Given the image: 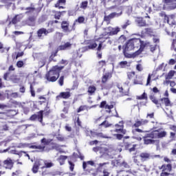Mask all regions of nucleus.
<instances>
[{"instance_id": "1", "label": "nucleus", "mask_w": 176, "mask_h": 176, "mask_svg": "<svg viewBox=\"0 0 176 176\" xmlns=\"http://www.w3.org/2000/svg\"><path fill=\"white\" fill-rule=\"evenodd\" d=\"M64 69V66L56 65L45 74V79L48 82H56L60 78V72Z\"/></svg>"}, {"instance_id": "2", "label": "nucleus", "mask_w": 176, "mask_h": 176, "mask_svg": "<svg viewBox=\"0 0 176 176\" xmlns=\"http://www.w3.org/2000/svg\"><path fill=\"white\" fill-rule=\"evenodd\" d=\"M21 10H25V14L27 16H37L38 15V9L35 8L33 3H31L29 7H22L21 8Z\"/></svg>"}, {"instance_id": "3", "label": "nucleus", "mask_w": 176, "mask_h": 176, "mask_svg": "<svg viewBox=\"0 0 176 176\" xmlns=\"http://www.w3.org/2000/svg\"><path fill=\"white\" fill-rule=\"evenodd\" d=\"M54 31V28L46 29L45 28H41L37 31V36L38 39H43L44 36H47L49 34L53 32Z\"/></svg>"}, {"instance_id": "4", "label": "nucleus", "mask_w": 176, "mask_h": 176, "mask_svg": "<svg viewBox=\"0 0 176 176\" xmlns=\"http://www.w3.org/2000/svg\"><path fill=\"white\" fill-rule=\"evenodd\" d=\"M36 119H38L42 126H45L43 122V111H40L38 112V114H33L30 118V120H32V122H35Z\"/></svg>"}, {"instance_id": "5", "label": "nucleus", "mask_w": 176, "mask_h": 176, "mask_svg": "<svg viewBox=\"0 0 176 176\" xmlns=\"http://www.w3.org/2000/svg\"><path fill=\"white\" fill-rule=\"evenodd\" d=\"M149 41H144L140 40V49L133 54V57H135V56H140V54L142 53V50H144L145 47L147 45H149Z\"/></svg>"}, {"instance_id": "6", "label": "nucleus", "mask_w": 176, "mask_h": 176, "mask_svg": "<svg viewBox=\"0 0 176 176\" xmlns=\"http://www.w3.org/2000/svg\"><path fill=\"white\" fill-rule=\"evenodd\" d=\"M162 2L167 6L168 10L176 9V0H163Z\"/></svg>"}, {"instance_id": "7", "label": "nucleus", "mask_w": 176, "mask_h": 176, "mask_svg": "<svg viewBox=\"0 0 176 176\" xmlns=\"http://www.w3.org/2000/svg\"><path fill=\"white\" fill-rule=\"evenodd\" d=\"M61 29L63 30V32L65 33H69L72 32V31H74V30H69V21H63L61 22Z\"/></svg>"}, {"instance_id": "8", "label": "nucleus", "mask_w": 176, "mask_h": 176, "mask_svg": "<svg viewBox=\"0 0 176 176\" xmlns=\"http://www.w3.org/2000/svg\"><path fill=\"white\" fill-rule=\"evenodd\" d=\"M134 44L133 43V41L130 39L126 44L125 47L123 49V54L126 56V52H130V50H133L134 49Z\"/></svg>"}, {"instance_id": "9", "label": "nucleus", "mask_w": 176, "mask_h": 176, "mask_svg": "<svg viewBox=\"0 0 176 176\" xmlns=\"http://www.w3.org/2000/svg\"><path fill=\"white\" fill-rule=\"evenodd\" d=\"M90 133V137H97L98 138H112L111 137H109L107 135H104L102 133H98V132H93V131H89Z\"/></svg>"}, {"instance_id": "10", "label": "nucleus", "mask_w": 176, "mask_h": 176, "mask_svg": "<svg viewBox=\"0 0 176 176\" xmlns=\"http://www.w3.org/2000/svg\"><path fill=\"white\" fill-rule=\"evenodd\" d=\"M135 22L138 27H146L148 24H146V21L142 17H138L135 19Z\"/></svg>"}, {"instance_id": "11", "label": "nucleus", "mask_w": 176, "mask_h": 176, "mask_svg": "<svg viewBox=\"0 0 176 176\" xmlns=\"http://www.w3.org/2000/svg\"><path fill=\"white\" fill-rule=\"evenodd\" d=\"M120 16H122V12L118 13V12H112L108 16H104V21H110L111 19H115V17H119Z\"/></svg>"}, {"instance_id": "12", "label": "nucleus", "mask_w": 176, "mask_h": 176, "mask_svg": "<svg viewBox=\"0 0 176 176\" xmlns=\"http://www.w3.org/2000/svg\"><path fill=\"white\" fill-rule=\"evenodd\" d=\"M3 164L5 166V168L12 170V168H13V164H14V163L10 158H8L7 160L3 161Z\"/></svg>"}, {"instance_id": "13", "label": "nucleus", "mask_w": 176, "mask_h": 176, "mask_svg": "<svg viewBox=\"0 0 176 176\" xmlns=\"http://www.w3.org/2000/svg\"><path fill=\"white\" fill-rule=\"evenodd\" d=\"M72 47V43L70 42H66L63 45L58 47V50H69Z\"/></svg>"}, {"instance_id": "14", "label": "nucleus", "mask_w": 176, "mask_h": 176, "mask_svg": "<svg viewBox=\"0 0 176 176\" xmlns=\"http://www.w3.org/2000/svg\"><path fill=\"white\" fill-rule=\"evenodd\" d=\"M140 157L142 162H146V160H149V159H152L153 157L148 153H141Z\"/></svg>"}, {"instance_id": "15", "label": "nucleus", "mask_w": 176, "mask_h": 176, "mask_svg": "<svg viewBox=\"0 0 176 176\" xmlns=\"http://www.w3.org/2000/svg\"><path fill=\"white\" fill-rule=\"evenodd\" d=\"M35 20H36V15H29L27 23L31 27L35 25Z\"/></svg>"}, {"instance_id": "16", "label": "nucleus", "mask_w": 176, "mask_h": 176, "mask_svg": "<svg viewBox=\"0 0 176 176\" xmlns=\"http://www.w3.org/2000/svg\"><path fill=\"white\" fill-rule=\"evenodd\" d=\"M76 23H78V24H85V17L79 16L77 19L75 20L72 25L73 31H75V25H76Z\"/></svg>"}, {"instance_id": "17", "label": "nucleus", "mask_w": 176, "mask_h": 176, "mask_svg": "<svg viewBox=\"0 0 176 176\" xmlns=\"http://www.w3.org/2000/svg\"><path fill=\"white\" fill-rule=\"evenodd\" d=\"M71 97V92L69 91H65V92H60L59 96H56V98H63L65 100H67Z\"/></svg>"}, {"instance_id": "18", "label": "nucleus", "mask_w": 176, "mask_h": 176, "mask_svg": "<svg viewBox=\"0 0 176 176\" xmlns=\"http://www.w3.org/2000/svg\"><path fill=\"white\" fill-rule=\"evenodd\" d=\"M39 167H41V161L36 162L32 168V173L34 174H36V173H38V170H39Z\"/></svg>"}, {"instance_id": "19", "label": "nucleus", "mask_w": 176, "mask_h": 176, "mask_svg": "<svg viewBox=\"0 0 176 176\" xmlns=\"http://www.w3.org/2000/svg\"><path fill=\"white\" fill-rule=\"evenodd\" d=\"M100 108H105V109H112L113 108V104H107V101H102L100 103Z\"/></svg>"}, {"instance_id": "20", "label": "nucleus", "mask_w": 176, "mask_h": 176, "mask_svg": "<svg viewBox=\"0 0 176 176\" xmlns=\"http://www.w3.org/2000/svg\"><path fill=\"white\" fill-rule=\"evenodd\" d=\"M6 94L8 100L10 98H19V93L17 92L6 93Z\"/></svg>"}, {"instance_id": "21", "label": "nucleus", "mask_w": 176, "mask_h": 176, "mask_svg": "<svg viewBox=\"0 0 176 176\" xmlns=\"http://www.w3.org/2000/svg\"><path fill=\"white\" fill-rule=\"evenodd\" d=\"M120 32V28L116 27L115 28H112V30L109 32V35L110 36H113V35H118V33Z\"/></svg>"}, {"instance_id": "22", "label": "nucleus", "mask_w": 176, "mask_h": 176, "mask_svg": "<svg viewBox=\"0 0 176 176\" xmlns=\"http://www.w3.org/2000/svg\"><path fill=\"white\" fill-rule=\"evenodd\" d=\"M150 100H151L153 104H155V105H157V108H160V107H162V103L159 102V100L156 99L154 96H150Z\"/></svg>"}, {"instance_id": "23", "label": "nucleus", "mask_w": 176, "mask_h": 176, "mask_svg": "<svg viewBox=\"0 0 176 176\" xmlns=\"http://www.w3.org/2000/svg\"><path fill=\"white\" fill-rule=\"evenodd\" d=\"M54 19H56V20H60V18L61 17V16H63V14H64V13H67L66 11H54Z\"/></svg>"}, {"instance_id": "24", "label": "nucleus", "mask_w": 176, "mask_h": 176, "mask_svg": "<svg viewBox=\"0 0 176 176\" xmlns=\"http://www.w3.org/2000/svg\"><path fill=\"white\" fill-rule=\"evenodd\" d=\"M155 135L156 138H163L166 137V135H167V132H166L165 131L161 132L155 131Z\"/></svg>"}, {"instance_id": "25", "label": "nucleus", "mask_w": 176, "mask_h": 176, "mask_svg": "<svg viewBox=\"0 0 176 176\" xmlns=\"http://www.w3.org/2000/svg\"><path fill=\"white\" fill-rule=\"evenodd\" d=\"M109 36H111V35H109V32H104L99 36V38H98V41H100L101 39H109Z\"/></svg>"}, {"instance_id": "26", "label": "nucleus", "mask_w": 176, "mask_h": 176, "mask_svg": "<svg viewBox=\"0 0 176 176\" xmlns=\"http://www.w3.org/2000/svg\"><path fill=\"white\" fill-rule=\"evenodd\" d=\"M109 78H112V74H111V73H106L103 75L102 77V83H107Z\"/></svg>"}, {"instance_id": "27", "label": "nucleus", "mask_w": 176, "mask_h": 176, "mask_svg": "<svg viewBox=\"0 0 176 176\" xmlns=\"http://www.w3.org/2000/svg\"><path fill=\"white\" fill-rule=\"evenodd\" d=\"M160 101L165 104V107H170L171 105V102L168 98H162Z\"/></svg>"}, {"instance_id": "28", "label": "nucleus", "mask_w": 176, "mask_h": 176, "mask_svg": "<svg viewBox=\"0 0 176 176\" xmlns=\"http://www.w3.org/2000/svg\"><path fill=\"white\" fill-rule=\"evenodd\" d=\"M131 41H132L134 47H138L141 43V39L140 38H132Z\"/></svg>"}, {"instance_id": "29", "label": "nucleus", "mask_w": 176, "mask_h": 176, "mask_svg": "<svg viewBox=\"0 0 176 176\" xmlns=\"http://www.w3.org/2000/svg\"><path fill=\"white\" fill-rule=\"evenodd\" d=\"M112 84H107L103 83L101 85V90H109L110 89H112Z\"/></svg>"}, {"instance_id": "30", "label": "nucleus", "mask_w": 176, "mask_h": 176, "mask_svg": "<svg viewBox=\"0 0 176 176\" xmlns=\"http://www.w3.org/2000/svg\"><path fill=\"white\" fill-rule=\"evenodd\" d=\"M97 12H98V9H97V8H94L93 10L89 14L90 19H94V17H96V14H97Z\"/></svg>"}, {"instance_id": "31", "label": "nucleus", "mask_w": 176, "mask_h": 176, "mask_svg": "<svg viewBox=\"0 0 176 176\" xmlns=\"http://www.w3.org/2000/svg\"><path fill=\"white\" fill-rule=\"evenodd\" d=\"M144 138H152L155 139L156 138V131H152L150 133H147L145 136H144Z\"/></svg>"}, {"instance_id": "32", "label": "nucleus", "mask_w": 176, "mask_h": 176, "mask_svg": "<svg viewBox=\"0 0 176 176\" xmlns=\"http://www.w3.org/2000/svg\"><path fill=\"white\" fill-rule=\"evenodd\" d=\"M162 168L163 171H168V173H170L172 170L171 164H168L167 165H162Z\"/></svg>"}, {"instance_id": "33", "label": "nucleus", "mask_w": 176, "mask_h": 176, "mask_svg": "<svg viewBox=\"0 0 176 176\" xmlns=\"http://www.w3.org/2000/svg\"><path fill=\"white\" fill-rule=\"evenodd\" d=\"M20 16L21 15H16L12 20L10 23H12V24H17V23H19V21H20V20H21V18L20 17Z\"/></svg>"}, {"instance_id": "34", "label": "nucleus", "mask_w": 176, "mask_h": 176, "mask_svg": "<svg viewBox=\"0 0 176 176\" xmlns=\"http://www.w3.org/2000/svg\"><path fill=\"white\" fill-rule=\"evenodd\" d=\"M120 68H126V67H130V63L129 62L124 60L119 63Z\"/></svg>"}, {"instance_id": "35", "label": "nucleus", "mask_w": 176, "mask_h": 176, "mask_svg": "<svg viewBox=\"0 0 176 176\" xmlns=\"http://www.w3.org/2000/svg\"><path fill=\"white\" fill-rule=\"evenodd\" d=\"M88 5H89V1H84L80 3V9H83L84 10H86V9H87Z\"/></svg>"}, {"instance_id": "36", "label": "nucleus", "mask_w": 176, "mask_h": 176, "mask_svg": "<svg viewBox=\"0 0 176 176\" xmlns=\"http://www.w3.org/2000/svg\"><path fill=\"white\" fill-rule=\"evenodd\" d=\"M139 167H140L138 168L139 171H145L146 173H149V168H146V165H142V164H141Z\"/></svg>"}, {"instance_id": "37", "label": "nucleus", "mask_w": 176, "mask_h": 176, "mask_svg": "<svg viewBox=\"0 0 176 176\" xmlns=\"http://www.w3.org/2000/svg\"><path fill=\"white\" fill-rule=\"evenodd\" d=\"M96 90H97V88L94 85H91L88 88V93L91 96L96 93Z\"/></svg>"}, {"instance_id": "38", "label": "nucleus", "mask_w": 176, "mask_h": 176, "mask_svg": "<svg viewBox=\"0 0 176 176\" xmlns=\"http://www.w3.org/2000/svg\"><path fill=\"white\" fill-rule=\"evenodd\" d=\"M143 140H144V144L145 145H149L151 144H155V140H153L148 139V138H144V137H143Z\"/></svg>"}, {"instance_id": "39", "label": "nucleus", "mask_w": 176, "mask_h": 176, "mask_svg": "<svg viewBox=\"0 0 176 176\" xmlns=\"http://www.w3.org/2000/svg\"><path fill=\"white\" fill-rule=\"evenodd\" d=\"M45 166H43L41 168H50L54 166V164L52 162H47V161H44Z\"/></svg>"}, {"instance_id": "40", "label": "nucleus", "mask_w": 176, "mask_h": 176, "mask_svg": "<svg viewBox=\"0 0 176 176\" xmlns=\"http://www.w3.org/2000/svg\"><path fill=\"white\" fill-rule=\"evenodd\" d=\"M52 141H53V140H52V139H46V138H43L41 140V144H43V145H49V144H50V142H52Z\"/></svg>"}, {"instance_id": "41", "label": "nucleus", "mask_w": 176, "mask_h": 176, "mask_svg": "<svg viewBox=\"0 0 176 176\" xmlns=\"http://www.w3.org/2000/svg\"><path fill=\"white\" fill-rule=\"evenodd\" d=\"M144 32L150 36H153V30L151 28H147L144 29Z\"/></svg>"}, {"instance_id": "42", "label": "nucleus", "mask_w": 176, "mask_h": 176, "mask_svg": "<svg viewBox=\"0 0 176 176\" xmlns=\"http://www.w3.org/2000/svg\"><path fill=\"white\" fill-rule=\"evenodd\" d=\"M96 47H97V43H91L88 46L85 47V49H86V50H89V49L93 50V49H96Z\"/></svg>"}, {"instance_id": "43", "label": "nucleus", "mask_w": 176, "mask_h": 176, "mask_svg": "<svg viewBox=\"0 0 176 176\" xmlns=\"http://www.w3.org/2000/svg\"><path fill=\"white\" fill-rule=\"evenodd\" d=\"M131 25V21L130 20H127L123 25H121L122 30H126L129 25Z\"/></svg>"}, {"instance_id": "44", "label": "nucleus", "mask_w": 176, "mask_h": 176, "mask_svg": "<svg viewBox=\"0 0 176 176\" xmlns=\"http://www.w3.org/2000/svg\"><path fill=\"white\" fill-rule=\"evenodd\" d=\"M175 74V71L170 70L168 73L167 76L166 77V79H171L173 76Z\"/></svg>"}, {"instance_id": "45", "label": "nucleus", "mask_w": 176, "mask_h": 176, "mask_svg": "<svg viewBox=\"0 0 176 176\" xmlns=\"http://www.w3.org/2000/svg\"><path fill=\"white\" fill-rule=\"evenodd\" d=\"M137 100H148L146 93L144 92L140 96H137Z\"/></svg>"}, {"instance_id": "46", "label": "nucleus", "mask_w": 176, "mask_h": 176, "mask_svg": "<svg viewBox=\"0 0 176 176\" xmlns=\"http://www.w3.org/2000/svg\"><path fill=\"white\" fill-rule=\"evenodd\" d=\"M132 158L133 159V163H135V164L138 165V167H140L142 164L140 160L137 159V155H134Z\"/></svg>"}, {"instance_id": "47", "label": "nucleus", "mask_w": 176, "mask_h": 176, "mask_svg": "<svg viewBox=\"0 0 176 176\" xmlns=\"http://www.w3.org/2000/svg\"><path fill=\"white\" fill-rule=\"evenodd\" d=\"M135 76V72H127V77L129 80L133 77Z\"/></svg>"}, {"instance_id": "48", "label": "nucleus", "mask_w": 176, "mask_h": 176, "mask_svg": "<svg viewBox=\"0 0 176 176\" xmlns=\"http://www.w3.org/2000/svg\"><path fill=\"white\" fill-rule=\"evenodd\" d=\"M66 0H58V2L55 4V7H59L60 5H65Z\"/></svg>"}, {"instance_id": "49", "label": "nucleus", "mask_w": 176, "mask_h": 176, "mask_svg": "<svg viewBox=\"0 0 176 176\" xmlns=\"http://www.w3.org/2000/svg\"><path fill=\"white\" fill-rule=\"evenodd\" d=\"M100 126H104V127H111V126H112V124H109V122H108V121L104 120L103 122H102Z\"/></svg>"}, {"instance_id": "50", "label": "nucleus", "mask_w": 176, "mask_h": 176, "mask_svg": "<svg viewBox=\"0 0 176 176\" xmlns=\"http://www.w3.org/2000/svg\"><path fill=\"white\" fill-rule=\"evenodd\" d=\"M159 14L161 17H164V19L166 20L167 22L168 23V16H167V15L166 14V12H162Z\"/></svg>"}, {"instance_id": "51", "label": "nucleus", "mask_w": 176, "mask_h": 176, "mask_svg": "<svg viewBox=\"0 0 176 176\" xmlns=\"http://www.w3.org/2000/svg\"><path fill=\"white\" fill-rule=\"evenodd\" d=\"M58 85H60V86H63L64 85V76H61L59 78V80H58Z\"/></svg>"}, {"instance_id": "52", "label": "nucleus", "mask_w": 176, "mask_h": 176, "mask_svg": "<svg viewBox=\"0 0 176 176\" xmlns=\"http://www.w3.org/2000/svg\"><path fill=\"white\" fill-rule=\"evenodd\" d=\"M56 139L58 140V141H60V142L65 141V138H64V136L61 135H58L56 136Z\"/></svg>"}, {"instance_id": "53", "label": "nucleus", "mask_w": 176, "mask_h": 176, "mask_svg": "<svg viewBox=\"0 0 176 176\" xmlns=\"http://www.w3.org/2000/svg\"><path fill=\"white\" fill-rule=\"evenodd\" d=\"M93 151H94V152H96V153L101 152V151H102V147H101V146L94 147Z\"/></svg>"}, {"instance_id": "54", "label": "nucleus", "mask_w": 176, "mask_h": 176, "mask_svg": "<svg viewBox=\"0 0 176 176\" xmlns=\"http://www.w3.org/2000/svg\"><path fill=\"white\" fill-rule=\"evenodd\" d=\"M140 120V124L142 126H145V124H148V123H149V121L148 120L141 119Z\"/></svg>"}, {"instance_id": "55", "label": "nucleus", "mask_w": 176, "mask_h": 176, "mask_svg": "<svg viewBox=\"0 0 176 176\" xmlns=\"http://www.w3.org/2000/svg\"><path fill=\"white\" fill-rule=\"evenodd\" d=\"M23 65H24V62L23 60H19L16 63V67H18V68H21L23 67Z\"/></svg>"}, {"instance_id": "56", "label": "nucleus", "mask_w": 176, "mask_h": 176, "mask_svg": "<svg viewBox=\"0 0 176 176\" xmlns=\"http://www.w3.org/2000/svg\"><path fill=\"white\" fill-rule=\"evenodd\" d=\"M11 80H12V82L16 83V82H19V80H20V79H19L17 78V76L13 75L12 76H11Z\"/></svg>"}, {"instance_id": "57", "label": "nucleus", "mask_w": 176, "mask_h": 176, "mask_svg": "<svg viewBox=\"0 0 176 176\" xmlns=\"http://www.w3.org/2000/svg\"><path fill=\"white\" fill-rule=\"evenodd\" d=\"M124 146L126 151H127V150L130 149V146H131V143L124 142Z\"/></svg>"}, {"instance_id": "58", "label": "nucleus", "mask_w": 176, "mask_h": 176, "mask_svg": "<svg viewBox=\"0 0 176 176\" xmlns=\"http://www.w3.org/2000/svg\"><path fill=\"white\" fill-rule=\"evenodd\" d=\"M69 170L72 171H74L75 164L74 163H72V162H71V161H69Z\"/></svg>"}, {"instance_id": "59", "label": "nucleus", "mask_w": 176, "mask_h": 176, "mask_svg": "<svg viewBox=\"0 0 176 176\" xmlns=\"http://www.w3.org/2000/svg\"><path fill=\"white\" fill-rule=\"evenodd\" d=\"M103 42H105V41L100 42L99 45H98V47L97 48L98 52H101V49H102V43H103Z\"/></svg>"}, {"instance_id": "60", "label": "nucleus", "mask_w": 176, "mask_h": 176, "mask_svg": "<svg viewBox=\"0 0 176 176\" xmlns=\"http://www.w3.org/2000/svg\"><path fill=\"white\" fill-rule=\"evenodd\" d=\"M66 159H68V157L66 155H60L58 158V160H63L65 162Z\"/></svg>"}, {"instance_id": "61", "label": "nucleus", "mask_w": 176, "mask_h": 176, "mask_svg": "<svg viewBox=\"0 0 176 176\" xmlns=\"http://www.w3.org/2000/svg\"><path fill=\"white\" fill-rule=\"evenodd\" d=\"M153 41L154 43H159V42H160V39L156 37V36H154V37L153 38Z\"/></svg>"}, {"instance_id": "62", "label": "nucleus", "mask_w": 176, "mask_h": 176, "mask_svg": "<svg viewBox=\"0 0 176 176\" xmlns=\"http://www.w3.org/2000/svg\"><path fill=\"white\" fill-rule=\"evenodd\" d=\"M134 127H140L141 125V121L140 120H137L135 121V124H133Z\"/></svg>"}, {"instance_id": "63", "label": "nucleus", "mask_w": 176, "mask_h": 176, "mask_svg": "<svg viewBox=\"0 0 176 176\" xmlns=\"http://www.w3.org/2000/svg\"><path fill=\"white\" fill-rule=\"evenodd\" d=\"M8 112H10L12 116H15V115H17V111H16V110H8Z\"/></svg>"}, {"instance_id": "64", "label": "nucleus", "mask_w": 176, "mask_h": 176, "mask_svg": "<svg viewBox=\"0 0 176 176\" xmlns=\"http://www.w3.org/2000/svg\"><path fill=\"white\" fill-rule=\"evenodd\" d=\"M20 174H21V170H17L16 172L12 173V176L19 175Z\"/></svg>"}]
</instances>
